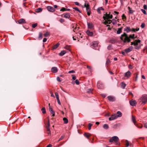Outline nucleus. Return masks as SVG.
Listing matches in <instances>:
<instances>
[{"label":"nucleus","instance_id":"1","mask_svg":"<svg viewBox=\"0 0 147 147\" xmlns=\"http://www.w3.org/2000/svg\"><path fill=\"white\" fill-rule=\"evenodd\" d=\"M136 38L137 36H135L134 34H130L128 36V34L125 32H124L121 34L120 37V39L124 43H129L131 41V39L134 40Z\"/></svg>","mask_w":147,"mask_h":147},{"label":"nucleus","instance_id":"2","mask_svg":"<svg viewBox=\"0 0 147 147\" xmlns=\"http://www.w3.org/2000/svg\"><path fill=\"white\" fill-rule=\"evenodd\" d=\"M119 140V139L118 137L114 136L112 137V138L110 139L109 142H112L114 141L115 142V145H119L120 143L118 142Z\"/></svg>","mask_w":147,"mask_h":147},{"label":"nucleus","instance_id":"3","mask_svg":"<svg viewBox=\"0 0 147 147\" xmlns=\"http://www.w3.org/2000/svg\"><path fill=\"white\" fill-rule=\"evenodd\" d=\"M140 101L142 102V103L144 104L147 101V95H143L140 98Z\"/></svg>","mask_w":147,"mask_h":147},{"label":"nucleus","instance_id":"4","mask_svg":"<svg viewBox=\"0 0 147 147\" xmlns=\"http://www.w3.org/2000/svg\"><path fill=\"white\" fill-rule=\"evenodd\" d=\"M110 13L109 12V13L108 14L106 13V14L104 15L103 18L104 20H105L106 19H110L112 18V15H110Z\"/></svg>","mask_w":147,"mask_h":147},{"label":"nucleus","instance_id":"5","mask_svg":"<svg viewBox=\"0 0 147 147\" xmlns=\"http://www.w3.org/2000/svg\"><path fill=\"white\" fill-rule=\"evenodd\" d=\"M98 44V41H94L91 44V47L93 49H94L95 47L97 46Z\"/></svg>","mask_w":147,"mask_h":147},{"label":"nucleus","instance_id":"6","mask_svg":"<svg viewBox=\"0 0 147 147\" xmlns=\"http://www.w3.org/2000/svg\"><path fill=\"white\" fill-rule=\"evenodd\" d=\"M97 87L99 89H102L103 88V85L99 81L97 82Z\"/></svg>","mask_w":147,"mask_h":147},{"label":"nucleus","instance_id":"7","mask_svg":"<svg viewBox=\"0 0 147 147\" xmlns=\"http://www.w3.org/2000/svg\"><path fill=\"white\" fill-rule=\"evenodd\" d=\"M117 118V115L116 114H113L112 115L111 117L109 118V121L113 120L116 119Z\"/></svg>","mask_w":147,"mask_h":147},{"label":"nucleus","instance_id":"8","mask_svg":"<svg viewBox=\"0 0 147 147\" xmlns=\"http://www.w3.org/2000/svg\"><path fill=\"white\" fill-rule=\"evenodd\" d=\"M87 24L88 28L90 29H92L94 28V25L92 23L87 22Z\"/></svg>","mask_w":147,"mask_h":147},{"label":"nucleus","instance_id":"9","mask_svg":"<svg viewBox=\"0 0 147 147\" xmlns=\"http://www.w3.org/2000/svg\"><path fill=\"white\" fill-rule=\"evenodd\" d=\"M133 47L132 46H130L128 48L125 49L124 50V51L126 53H128L131 51L133 49Z\"/></svg>","mask_w":147,"mask_h":147},{"label":"nucleus","instance_id":"10","mask_svg":"<svg viewBox=\"0 0 147 147\" xmlns=\"http://www.w3.org/2000/svg\"><path fill=\"white\" fill-rule=\"evenodd\" d=\"M130 105L132 106H135L136 105L137 103L136 100H132L129 101Z\"/></svg>","mask_w":147,"mask_h":147},{"label":"nucleus","instance_id":"11","mask_svg":"<svg viewBox=\"0 0 147 147\" xmlns=\"http://www.w3.org/2000/svg\"><path fill=\"white\" fill-rule=\"evenodd\" d=\"M18 22L20 24H22L26 23V22L25 20L23 18H21L18 20Z\"/></svg>","mask_w":147,"mask_h":147},{"label":"nucleus","instance_id":"12","mask_svg":"<svg viewBox=\"0 0 147 147\" xmlns=\"http://www.w3.org/2000/svg\"><path fill=\"white\" fill-rule=\"evenodd\" d=\"M47 9L48 11L51 12H53L55 11L54 8L49 6H48L47 7Z\"/></svg>","mask_w":147,"mask_h":147},{"label":"nucleus","instance_id":"13","mask_svg":"<svg viewBox=\"0 0 147 147\" xmlns=\"http://www.w3.org/2000/svg\"><path fill=\"white\" fill-rule=\"evenodd\" d=\"M49 111L51 112V113L52 114V116L54 117L55 115V112L53 110V109L51 107H49Z\"/></svg>","mask_w":147,"mask_h":147},{"label":"nucleus","instance_id":"14","mask_svg":"<svg viewBox=\"0 0 147 147\" xmlns=\"http://www.w3.org/2000/svg\"><path fill=\"white\" fill-rule=\"evenodd\" d=\"M108 100L111 101L113 102L115 100V99L114 97L111 96H109L107 97Z\"/></svg>","mask_w":147,"mask_h":147},{"label":"nucleus","instance_id":"15","mask_svg":"<svg viewBox=\"0 0 147 147\" xmlns=\"http://www.w3.org/2000/svg\"><path fill=\"white\" fill-rule=\"evenodd\" d=\"M86 34L89 36H92L93 35V33L92 32H90L89 30H87L86 32Z\"/></svg>","mask_w":147,"mask_h":147},{"label":"nucleus","instance_id":"16","mask_svg":"<svg viewBox=\"0 0 147 147\" xmlns=\"http://www.w3.org/2000/svg\"><path fill=\"white\" fill-rule=\"evenodd\" d=\"M124 31H126L127 33H129L131 31V29L129 27H127L124 29Z\"/></svg>","mask_w":147,"mask_h":147},{"label":"nucleus","instance_id":"17","mask_svg":"<svg viewBox=\"0 0 147 147\" xmlns=\"http://www.w3.org/2000/svg\"><path fill=\"white\" fill-rule=\"evenodd\" d=\"M57 67H53L51 69V71L53 73H56L57 72Z\"/></svg>","mask_w":147,"mask_h":147},{"label":"nucleus","instance_id":"18","mask_svg":"<svg viewBox=\"0 0 147 147\" xmlns=\"http://www.w3.org/2000/svg\"><path fill=\"white\" fill-rule=\"evenodd\" d=\"M141 42L140 40H136L134 42L135 44H134V46H136L138 45L139 43H140Z\"/></svg>","mask_w":147,"mask_h":147},{"label":"nucleus","instance_id":"19","mask_svg":"<svg viewBox=\"0 0 147 147\" xmlns=\"http://www.w3.org/2000/svg\"><path fill=\"white\" fill-rule=\"evenodd\" d=\"M131 72L128 71L125 73V76L126 77H129L130 76Z\"/></svg>","mask_w":147,"mask_h":147},{"label":"nucleus","instance_id":"20","mask_svg":"<svg viewBox=\"0 0 147 147\" xmlns=\"http://www.w3.org/2000/svg\"><path fill=\"white\" fill-rule=\"evenodd\" d=\"M104 10V9L102 7H100L98 8L97 9V11L100 14V10Z\"/></svg>","mask_w":147,"mask_h":147},{"label":"nucleus","instance_id":"21","mask_svg":"<svg viewBox=\"0 0 147 147\" xmlns=\"http://www.w3.org/2000/svg\"><path fill=\"white\" fill-rule=\"evenodd\" d=\"M122 28H118L117 31L116 33L117 34H119L122 32Z\"/></svg>","mask_w":147,"mask_h":147},{"label":"nucleus","instance_id":"22","mask_svg":"<svg viewBox=\"0 0 147 147\" xmlns=\"http://www.w3.org/2000/svg\"><path fill=\"white\" fill-rule=\"evenodd\" d=\"M66 53L65 51L63 50L62 51L59 53V55L60 56H63Z\"/></svg>","mask_w":147,"mask_h":147},{"label":"nucleus","instance_id":"23","mask_svg":"<svg viewBox=\"0 0 147 147\" xmlns=\"http://www.w3.org/2000/svg\"><path fill=\"white\" fill-rule=\"evenodd\" d=\"M64 18H69L70 17V14L69 13H67L65 14L64 17Z\"/></svg>","mask_w":147,"mask_h":147},{"label":"nucleus","instance_id":"24","mask_svg":"<svg viewBox=\"0 0 147 147\" xmlns=\"http://www.w3.org/2000/svg\"><path fill=\"white\" fill-rule=\"evenodd\" d=\"M117 118L118 117H120L122 116V113L121 112L119 111H118L117 112Z\"/></svg>","mask_w":147,"mask_h":147},{"label":"nucleus","instance_id":"25","mask_svg":"<svg viewBox=\"0 0 147 147\" xmlns=\"http://www.w3.org/2000/svg\"><path fill=\"white\" fill-rule=\"evenodd\" d=\"M128 8L129 10V13L130 14L133 13L134 12V11L133 10L131 9V8L129 7H128Z\"/></svg>","mask_w":147,"mask_h":147},{"label":"nucleus","instance_id":"26","mask_svg":"<svg viewBox=\"0 0 147 147\" xmlns=\"http://www.w3.org/2000/svg\"><path fill=\"white\" fill-rule=\"evenodd\" d=\"M59 45V43H57L53 47V49H55L57 48Z\"/></svg>","mask_w":147,"mask_h":147},{"label":"nucleus","instance_id":"27","mask_svg":"<svg viewBox=\"0 0 147 147\" xmlns=\"http://www.w3.org/2000/svg\"><path fill=\"white\" fill-rule=\"evenodd\" d=\"M42 11V9L41 8H39L36 9V11L37 13L41 12Z\"/></svg>","mask_w":147,"mask_h":147},{"label":"nucleus","instance_id":"28","mask_svg":"<svg viewBox=\"0 0 147 147\" xmlns=\"http://www.w3.org/2000/svg\"><path fill=\"white\" fill-rule=\"evenodd\" d=\"M126 86V84L124 83L123 82H122L121 83V87L123 89L125 88V86Z\"/></svg>","mask_w":147,"mask_h":147},{"label":"nucleus","instance_id":"29","mask_svg":"<svg viewBox=\"0 0 147 147\" xmlns=\"http://www.w3.org/2000/svg\"><path fill=\"white\" fill-rule=\"evenodd\" d=\"M70 46L67 45V46H65V47H64V49H65L66 50H68L69 51H70Z\"/></svg>","mask_w":147,"mask_h":147},{"label":"nucleus","instance_id":"30","mask_svg":"<svg viewBox=\"0 0 147 147\" xmlns=\"http://www.w3.org/2000/svg\"><path fill=\"white\" fill-rule=\"evenodd\" d=\"M63 120L64 121V123L65 124H66L68 122V120L66 118H63Z\"/></svg>","mask_w":147,"mask_h":147},{"label":"nucleus","instance_id":"31","mask_svg":"<svg viewBox=\"0 0 147 147\" xmlns=\"http://www.w3.org/2000/svg\"><path fill=\"white\" fill-rule=\"evenodd\" d=\"M103 127L105 129H107L108 128L109 126L107 124H105L103 126Z\"/></svg>","mask_w":147,"mask_h":147},{"label":"nucleus","instance_id":"32","mask_svg":"<svg viewBox=\"0 0 147 147\" xmlns=\"http://www.w3.org/2000/svg\"><path fill=\"white\" fill-rule=\"evenodd\" d=\"M115 42H116V40H115V39H112L110 41V42H111L112 43H113V44L115 43Z\"/></svg>","mask_w":147,"mask_h":147},{"label":"nucleus","instance_id":"33","mask_svg":"<svg viewBox=\"0 0 147 147\" xmlns=\"http://www.w3.org/2000/svg\"><path fill=\"white\" fill-rule=\"evenodd\" d=\"M132 121H133V122L134 123V124L135 125H136V120H135V119L134 117V116H132Z\"/></svg>","mask_w":147,"mask_h":147},{"label":"nucleus","instance_id":"34","mask_svg":"<svg viewBox=\"0 0 147 147\" xmlns=\"http://www.w3.org/2000/svg\"><path fill=\"white\" fill-rule=\"evenodd\" d=\"M41 111H42V113L43 114H45L46 113V111L45 110V107L42 108L41 109Z\"/></svg>","mask_w":147,"mask_h":147},{"label":"nucleus","instance_id":"35","mask_svg":"<svg viewBox=\"0 0 147 147\" xmlns=\"http://www.w3.org/2000/svg\"><path fill=\"white\" fill-rule=\"evenodd\" d=\"M87 92L89 94L92 93V90L91 89H88L87 90Z\"/></svg>","mask_w":147,"mask_h":147},{"label":"nucleus","instance_id":"36","mask_svg":"<svg viewBox=\"0 0 147 147\" xmlns=\"http://www.w3.org/2000/svg\"><path fill=\"white\" fill-rule=\"evenodd\" d=\"M92 125V124L90 123H89L88 124V129L90 130L91 129V127Z\"/></svg>","mask_w":147,"mask_h":147},{"label":"nucleus","instance_id":"37","mask_svg":"<svg viewBox=\"0 0 147 147\" xmlns=\"http://www.w3.org/2000/svg\"><path fill=\"white\" fill-rule=\"evenodd\" d=\"M89 135H90V134H88L87 133H85L84 134V136L88 138L90 136Z\"/></svg>","mask_w":147,"mask_h":147},{"label":"nucleus","instance_id":"38","mask_svg":"<svg viewBox=\"0 0 147 147\" xmlns=\"http://www.w3.org/2000/svg\"><path fill=\"white\" fill-rule=\"evenodd\" d=\"M125 142H126V147H128L129 145V142L127 140H125Z\"/></svg>","mask_w":147,"mask_h":147},{"label":"nucleus","instance_id":"39","mask_svg":"<svg viewBox=\"0 0 147 147\" xmlns=\"http://www.w3.org/2000/svg\"><path fill=\"white\" fill-rule=\"evenodd\" d=\"M37 26V23H35L33 24L32 25V27L33 28H35Z\"/></svg>","mask_w":147,"mask_h":147},{"label":"nucleus","instance_id":"40","mask_svg":"<svg viewBox=\"0 0 147 147\" xmlns=\"http://www.w3.org/2000/svg\"><path fill=\"white\" fill-rule=\"evenodd\" d=\"M49 35V32H46L45 34H44V36L45 37H47Z\"/></svg>","mask_w":147,"mask_h":147},{"label":"nucleus","instance_id":"41","mask_svg":"<svg viewBox=\"0 0 147 147\" xmlns=\"http://www.w3.org/2000/svg\"><path fill=\"white\" fill-rule=\"evenodd\" d=\"M73 9L78 11L79 12H80V11L79 9L77 7H73Z\"/></svg>","mask_w":147,"mask_h":147},{"label":"nucleus","instance_id":"42","mask_svg":"<svg viewBox=\"0 0 147 147\" xmlns=\"http://www.w3.org/2000/svg\"><path fill=\"white\" fill-rule=\"evenodd\" d=\"M111 47H112V45H109L108 46L107 49H108V50H111Z\"/></svg>","mask_w":147,"mask_h":147},{"label":"nucleus","instance_id":"43","mask_svg":"<svg viewBox=\"0 0 147 147\" xmlns=\"http://www.w3.org/2000/svg\"><path fill=\"white\" fill-rule=\"evenodd\" d=\"M50 127V122L49 120L48 121V124L46 126V128L49 127Z\"/></svg>","mask_w":147,"mask_h":147},{"label":"nucleus","instance_id":"44","mask_svg":"<svg viewBox=\"0 0 147 147\" xmlns=\"http://www.w3.org/2000/svg\"><path fill=\"white\" fill-rule=\"evenodd\" d=\"M61 11H65V8L64 7H62L60 10Z\"/></svg>","mask_w":147,"mask_h":147},{"label":"nucleus","instance_id":"45","mask_svg":"<svg viewBox=\"0 0 147 147\" xmlns=\"http://www.w3.org/2000/svg\"><path fill=\"white\" fill-rule=\"evenodd\" d=\"M64 138V137L63 136H61V138L59 139V140H58V142L62 140Z\"/></svg>","mask_w":147,"mask_h":147},{"label":"nucleus","instance_id":"46","mask_svg":"<svg viewBox=\"0 0 147 147\" xmlns=\"http://www.w3.org/2000/svg\"><path fill=\"white\" fill-rule=\"evenodd\" d=\"M142 11V12L145 14H146V11L145 10L143 9H142L141 10Z\"/></svg>","mask_w":147,"mask_h":147},{"label":"nucleus","instance_id":"47","mask_svg":"<svg viewBox=\"0 0 147 147\" xmlns=\"http://www.w3.org/2000/svg\"><path fill=\"white\" fill-rule=\"evenodd\" d=\"M145 26V25L143 23L142 24L141 26L142 28H143Z\"/></svg>","mask_w":147,"mask_h":147},{"label":"nucleus","instance_id":"48","mask_svg":"<svg viewBox=\"0 0 147 147\" xmlns=\"http://www.w3.org/2000/svg\"><path fill=\"white\" fill-rule=\"evenodd\" d=\"M136 127H137L138 128H141L142 127V125H138L136 124L135 125Z\"/></svg>","mask_w":147,"mask_h":147},{"label":"nucleus","instance_id":"49","mask_svg":"<svg viewBox=\"0 0 147 147\" xmlns=\"http://www.w3.org/2000/svg\"><path fill=\"white\" fill-rule=\"evenodd\" d=\"M38 37L39 38H42V34L40 32H39V33Z\"/></svg>","mask_w":147,"mask_h":147},{"label":"nucleus","instance_id":"50","mask_svg":"<svg viewBox=\"0 0 147 147\" xmlns=\"http://www.w3.org/2000/svg\"><path fill=\"white\" fill-rule=\"evenodd\" d=\"M75 83L77 85H78L79 84V81L78 80H76Z\"/></svg>","mask_w":147,"mask_h":147},{"label":"nucleus","instance_id":"51","mask_svg":"<svg viewBox=\"0 0 147 147\" xmlns=\"http://www.w3.org/2000/svg\"><path fill=\"white\" fill-rule=\"evenodd\" d=\"M108 19H107V20H105V21L104 22V23L106 25L108 24Z\"/></svg>","mask_w":147,"mask_h":147},{"label":"nucleus","instance_id":"52","mask_svg":"<svg viewBox=\"0 0 147 147\" xmlns=\"http://www.w3.org/2000/svg\"><path fill=\"white\" fill-rule=\"evenodd\" d=\"M110 61L109 59H107L106 62V64H107L110 63Z\"/></svg>","mask_w":147,"mask_h":147},{"label":"nucleus","instance_id":"53","mask_svg":"<svg viewBox=\"0 0 147 147\" xmlns=\"http://www.w3.org/2000/svg\"><path fill=\"white\" fill-rule=\"evenodd\" d=\"M75 71L74 70H72L70 71H69L68 72L69 73H75Z\"/></svg>","mask_w":147,"mask_h":147},{"label":"nucleus","instance_id":"54","mask_svg":"<svg viewBox=\"0 0 147 147\" xmlns=\"http://www.w3.org/2000/svg\"><path fill=\"white\" fill-rule=\"evenodd\" d=\"M72 79L74 80H75L76 79V77L74 75H72Z\"/></svg>","mask_w":147,"mask_h":147},{"label":"nucleus","instance_id":"55","mask_svg":"<svg viewBox=\"0 0 147 147\" xmlns=\"http://www.w3.org/2000/svg\"><path fill=\"white\" fill-rule=\"evenodd\" d=\"M101 95L104 98H105L107 96V95L105 94H101Z\"/></svg>","mask_w":147,"mask_h":147},{"label":"nucleus","instance_id":"56","mask_svg":"<svg viewBox=\"0 0 147 147\" xmlns=\"http://www.w3.org/2000/svg\"><path fill=\"white\" fill-rule=\"evenodd\" d=\"M86 8V10L87 9H90V7L89 5H87V7Z\"/></svg>","mask_w":147,"mask_h":147},{"label":"nucleus","instance_id":"57","mask_svg":"<svg viewBox=\"0 0 147 147\" xmlns=\"http://www.w3.org/2000/svg\"><path fill=\"white\" fill-rule=\"evenodd\" d=\"M60 22L61 23H62L64 22V20L63 19L61 18L60 20Z\"/></svg>","mask_w":147,"mask_h":147},{"label":"nucleus","instance_id":"58","mask_svg":"<svg viewBox=\"0 0 147 147\" xmlns=\"http://www.w3.org/2000/svg\"><path fill=\"white\" fill-rule=\"evenodd\" d=\"M57 80L59 82L61 81V80H60V78L58 77H57Z\"/></svg>","mask_w":147,"mask_h":147},{"label":"nucleus","instance_id":"59","mask_svg":"<svg viewBox=\"0 0 147 147\" xmlns=\"http://www.w3.org/2000/svg\"><path fill=\"white\" fill-rule=\"evenodd\" d=\"M143 7L144 9H147V6L146 5H144L143 6Z\"/></svg>","mask_w":147,"mask_h":147},{"label":"nucleus","instance_id":"60","mask_svg":"<svg viewBox=\"0 0 147 147\" xmlns=\"http://www.w3.org/2000/svg\"><path fill=\"white\" fill-rule=\"evenodd\" d=\"M57 102H58V104L59 105H61V102H60L59 99H58L57 100Z\"/></svg>","mask_w":147,"mask_h":147},{"label":"nucleus","instance_id":"61","mask_svg":"<svg viewBox=\"0 0 147 147\" xmlns=\"http://www.w3.org/2000/svg\"><path fill=\"white\" fill-rule=\"evenodd\" d=\"M47 39L46 38H44V39H43V42H46V41H47Z\"/></svg>","mask_w":147,"mask_h":147},{"label":"nucleus","instance_id":"62","mask_svg":"<svg viewBox=\"0 0 147 147\" xmlns=\"http://www.w3.org/2000/svg\"><path fill=\"white\" fill-rule=\"evenodd\" d=\"M75 4L77 5H79V3L77 2H75Z\"/></svg>","mask_w":147,"mask_h":147},{"label":"nucleus","instance_id":"63","mask_svg":"<svg viewBox=\"0 0 147 147\" xmlns=\"http://www.w3.org/2000/svg\"><path fill=\"white\" fill-rule=\"evenodd\" d=\"M131 31L133 32H136V29L134 28H132L131 29Z\"/></svg>","mask_w":147,"mask_h":147},{"label":"nucleus","instance_id":"64","mask_svg":"<svg viewBox=\"0 0 147 147\" xmlns=\"http://www.w3.org/2000/svg\"><path fill=\"white\" fill-rule=\"evenodd\" d=\"M108 24H110L112 21L111 20L108 19Z\"/></svg>","mask_w":147,"mask_h":147}]
</instances>
